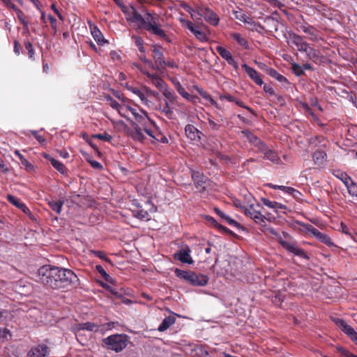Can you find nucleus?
I'll return each mask as SVG.
<instances>
[{
	"mask_svg": "<svg viewBox=\"0 0 357 357\" xmlns=\"http://www.w3.org/2000/svg\"><path fill=\"white\" fill-rule=\"evenodd\" d=\"M91 34L98 45H103L107 43L101 31L96 27L91 28Z\"/></svg>",
	"mask_w": 357,
	"mask_h": 357,
	"instance_id": "34",
	"label": "nucleus"
},
{
	"mask_svg": "<svg viewBox=\"0 0 357 357\" xmlns=\"http://www.w3.org/2000/svg\"><path fill=\"white\" fill-rule=\"evenodd\" d=\"M198 15L203 17L206 22L212 26H217L220 19L218 15L208 7L204 6H199L196 9Z\"/></svg>",
	"mask_w": 357,
	"mask_h": 357,
	"instance_id": "6",
	"label": "nucleus"
},
{
	"mask_svg": "<svg viewBox=\"0 0 357 357\" xmlns=\"http://www.w3.org/2000/svg\"><path fill=\"white\" fill-rule=\"evenodd\" d=\"M151 50L154 59V64H151L152 68L158 70H163L165 60L163 52H162V47L153 45L151 46Z\"/></svg>",
	"mask_w": 357,
	"mask_h": 357,
	"instance_id": "9",
	"label": "nucleus"
},
{
	"mask_svg": "<svg viewBox=\"0 0 357 357\" xmlns=\"http://www.w3.org/2000/svg\"><path fill=\"white\" fill-rule=\"evenodd\" d=\"M191 249L188 245H185L183 248L174 255V258L183 264H192L194 260L191 255Z\"/></svg>",
	"mask_w": 357,
	"mask_h": 357,
	"instance_id": "12",
	"label": "nucleus"
},
{
	"mask_svg": "<svg viewBox=\"0 0 357 357\" xmlns=\"http://www.w3.org/2000/svg\"><path fill=\"white\" fill-rule=\"evenodd\" d=\"M15 154L20 159L22 165L25 167L27 171H31L33 169V166L22 155L19 151H15Z\"/></svg>",
	"mask_w": 357,
	"mask_h": 357,
	"instance_id": "41",
	"label": "nucleus"
},
{
	"mask_svg": "<svg viewBox=\"0 0 357 357\" xmlns=\"http://www.w3.org/2000/svg\"><path fill=\"white\" fill-rule=\"evenodd\" d=\"M127 89H128V91H130V92H132L134 94H135L136 96H137L140 98L142 102L144 105H147L149 104V101L146 98V97L144 96V90H143V87L140 89H139L137 87H135V86H128Z\"/></svg>",
	"mask_w": 357,
	"mask_h": 357,
	"instance_id": "29",
	"label": "nucleus"
},
{
	"mask_svg": "<svg viewBox=\"0 0 357 357\" xmlns=\"http://www.w3.org/2000/svg\"><path fill=\"white\" fill-rule=\"evenodd\" d=\"M50 348L44 344L33 346L28 351L26 357H48Z\"/></svg>",
	"mask_w": 357,
	"mask_h": 357,
	"instance_id": "14",
	"label": "nucleus"
},
{
	"mask_svg": "<svg viewBox=\"0 0 357 357\" xmlns=\"http://www.w3.org/2000/svg\"><path fill=\"white\" fill-rule=\"evenodd\" d=\"M174 84L178 93L184 98L190 100V95L185 90L181 83L178 81H176Z\"/></svg>",
	"mask_w": 357,
	"mask_h": 357,
	"instance_id": "45",
	"label": "nucleus"
},
{
	"mask_svg": "<svg viewBox=\"0 0 357 357\" xmlns=\"http://www.w3.org/2000/svg\"><path fill=\"white\" fill-rule=\"evenodd\" d=\"M24 47H25L26 50L28 51V55H29V59L33 60L35 51L33 50L31 43L29 40L24 41Z\"/></svg>",
	"mask_w": 357,
	"mask_h": 357,
	"instance_id": "50",
	"label": "nucleus"
},
{
	"mask_svg": "<svg viewBox=\"0 0 357 357\" xmlns=\"http://www.w3.org/2000/svg\"><path fill=\"white\" fill-rule=\"evenodd\" d=\"M241 133L247 138V139L254 146L259 142L260 140L256 135L252 133L248 130H243L241 131Z\"/></svg>",
	"mask_w": 357,
	"mask_h": 357,
	"instance_id": "39",
	"label": "nucleus"
},
{
	"mask_svg": "<svg viewBox=\"0 0 357 357\" xmlns=\"http://www.w3.org/2000/svg\"><path fill=\"white\" fill-rule=\"evenodd\" d=\"M6 198L10 204L20 209L24 214L27 215L31 220L34 219L33 213L25 204L20 202L17 198L12 195H8Z\"/></svg>",
	"mask_w": 357,
	"mask_h": 357,
	"instance_id": "17",
	"label": "nucleus"
},
{
	"mask_svg": "<svg viewBox=\"0 0 357 357\" xmlns=\"http://www.w3.org/2000/svg\"><path fill=\"white\" fill-rule=\"evenodd\" d=\"M303 52H305L307 58L313 61L314 62H317V61L319 60V55L318 51L310 47L309 45L306 47V50L304 51Z\"/></svg>",
	"mask_w": 357,
	"mask_h": 357,
	"instance_id": "35",
	"label": "nucleus"
},
{
	"mask_svg": "<svg viewBox=\"0 0 357 357\" xmlns=\"http://www.w3.org/2000/svg\"><path fill=\"white\" fill-rule=\"evenodd\" d=\"M215 50L220 56L225 59L229 65L231 66L235 70H238V64L229 50L222 46H217Z\"/></svg>",
	"mask_w": 357,
	"mask_h": 357,
	"instance_id": "16",
	"label": "nucleus"
},
{
	"mask_svg": "<svg viewBox=\"0 0 357 357\" xmlns=\"http://www.w3.org/2000/svg\"><path fill=\"white\" fill-rule=\"evenodd\" d=\"M244 23L250 25L252 26V30H257V28L262 29V26L259 23H256L253 19L249 16L248 17L247 20L244 22Z\"/></svg>",
	"mask_w": 357,
	"mask_h": 357,
	"instance_id": "56",
	"label": "nucleus"
},
{
	"mask_svg": "<svg viewBox=\"0 0 357 357\" xmlns=\"http://www.w3.org/2000/svg\"><path fill=\"white\" fill-rule=\"evenodd\" d=\"M242 68L245 70L249 77L257 85L261 86L264 82L259 73L253 68L250 67L246 63L242 65Z\"/></svg>",
	"mask_w": 357,
	"mask_h": 357,
	"instance_id": "21",
	"label": "nucleus"
},
{
	"mask_svg": "<svg viewBox=\"0 0 357 357\" xmlns=\"http://www.w3.org/2000/svg\"><path fill=\"white\" fill-rule=\"evenodd\" d=\"M334 176L339 178L344 185H348V183L352 180L351 177L349 176L346 172H341L340 170L335 171L333 173Z\"/></svg>",
	"mask_w": 357,
	"mask_h": 357,
	"instance_id": "38",
	"label": "nucleus"
},
{
	"mask_svg": "<svg viewBox=\"0 0 357 357\" xmlns=\"http://www.w3.org/2000/svg\"><path fill=\"white\" fill-rule=\"evenodd\" d=\"M261 201L264 205L266 206L267 207H268L270 208L274 209V207L275 206V205H277L276 202L271 201L266 198H261Z\"/></svg>",
	"mask_w": 357,
	"mask_h": 357,
	"instance_id": "62",
	"label": "nucleus"
},
{
	"mask_svg": "<svg viewBox=\"0 0 357 357\" xmlns=\"http://www.w3.org/2000/svg\"><path fill=\"white\" fill-rule=\"evenodd\" d=\"M242 211L247 217L253 220L256 223L261 224L264 222L265 216L262 214L263 207L260 204L255 202L249 204L248 206H241Z\"/></svg>",
	"mask_w": 357,
	"mask_h": 357,
	"instance_id": "4",
	"label": "nucleus"
},
{
	"mask_svg": "<svg viewBox=\"0 0 357 357\" xmlns=\"http://www.w3.org/2000/svg\"><path fill=\"white\" fill-rule=\"evenodd\" d=\"M300 29L307 36V39L317 42L320 38V31L314 26L305 22L299 26Z\"/></svg>",
	"mask_w": 357,
	"mask_h": 357,
	"instance_id": "13",
	"label": "nucleus"
},
{
	"mask_svg": "<svg viewBox=\"0 0 357 357\" xmlns=\"http://www.w3.org/2000/svg\"><path fill=\"white\" fill-rule=\"evenodd\" d=\"M91 252L98 258L104 260L105 261L112 264L110 259H109L104 252L100 250H91Z\"/></svg>",
	"mask_w": 357,
	"mask_h": 357,
	"instance_id": "51",
	"label": "nucleus"
},
{
	"mask_svg": "<svg viewBox=\"0 0 357 357\" xmlns=\"http://www.w3.org/2000/svg\"><path fill=\"white\" fill-rule=\"evenodd\" d=\"M214 211L215 212V213L223 220H225L227 223H228L229 225H231V226H234V227H240V224L236 222V220H234V219H232L230 216L226 215L224 212H222L220 209H219L218 208H214Z\"/></svg>",
	"mask_w": 357,
	"mask_h": 357,
	"instance_id": "27",
	"label": "nucleus"
},
{
	"mask_svg": "<svg viewBox=\"0 0 357 357\" xmlns=\"http://www.w3.org/2000/svg\"><path fill=\"white\" fill-rule=\"evenodd\" d=\"M92 137L95 139H98L108 142H110L112 139V137L107 132L95 134Z\"/></svg>",
	"mask_w": 357,
	"mask_h": 357,
	"instance_id": "49",
	"label": "nucleus"
},
{
	"mask_svg": "<svg viewBox=\"0 0 357 357\" xmlns=\"http://www.w3.org/2000/svg\"><path fill=\"white\" fill-rule=\"evenodd\" d=\"M191 272L190 271H183L179 268H176L174 273L176 277H178L180 279H183L188 282H189Z\"/></svg>",
	"mask_w": 357,
	"mask_h": 357,
	"instance_id": "40",
	"label": "nucleus"
},
{
	"mask_svg": "<svg viewBox=\"0 0 357 357\" xmlns=\"http://www.w3.org/2000/svg\"><path fill=\"white\" fill-rule=\"evenodd\" d=\"M238 106L242 107V108H244V109H246L247 110H248L250 113H252V114L254 115H256L255 111L250 107L245 105L243 101H241V100L239 99H236V101L234 102Z\"/></svg>",
	"mask_w": 357,
	"mask_h": 357,
	"instance_id": "61",
	"label": "nucleus"
},
{
	"mask_svg": "<svg viewBox=\"0 0 357 357\" xmlns=\"http://www.w3.org/2000/svg\"><path fill=\"white\" fill-rule=\"evenodd\" d=\"M309 144L313 147H325L328 144V140L323 135H317L310 139Z\"/></svg>",
	"mask_w": 357,
	"mask_h": 357,
	"instance_id": "25",
	"label": "nucleus"
},
{
	"mask_svg": "<svg viewBox=\"0 0 357 357\" xmlns=\"http://www.w3.org/2000/svg\"><path fill=\"white\" fill-rule=\"evenodd\" d=\"M114 326V322H107L102 324H96L93 322L81 323L77 325L78 330L88 331L96 333H103L105 331H109Z\"/></svg>",
	"mask_w": 357,
	"mask_h": 357,
	"instance_id": "5",
	"label": "nucleus"
},
{
	"mask_svg": "<svg viewBox=\"0 0 357 357\" xmlns=\"http://www.w3.org/2000/svg\"><path fill=\"white\" fill-rule=\"evenodd\" d=\"M149 136L158 142H160L162 143H167L168 142V139L165 136H164L161 133L154 134L153 131L152 130H151V135H149Z\"/></svg>",
	"mask_w": 357,
	"mask_h": 357,
	"instance_id": "52",
	"label": "nucleus"
},
{
	"mask_svg": "<svg viewBox=\"0 0 357 357\" xmlns=\"http://www.w3.org/2000/svg\"><path fill=\"white\" fill-rule=\"evenodd\" d=\"M10 337V331L6 328H0V340H8Z\"/></svg>",
	"mask_w": 357,
	"mask_h": 357,
	"instance_id": "60",
	"label": "nucleus"
},
{
	"mask_svg": "<svg viewBox=\"0 0 357 357\" xmlns=\"http://www.w3.org/2000/svg\"><path fill=\"white\" fill-rule=\"evenodd\" d=\"M133 127V131L131 133V137L138 142H143L144 139V135L142 133V128L135 123H132Z\"/></svg>",
	"mask_w": 357,
	"mask_h": 357,
	"instance_id": "30",
	"label": "nucleus"
},
{
	"mask_svg": "<svg viewBox=\"0 0 357 357\" xmlns=\"http://www.w3.org/2000/svg\"><path fill=\"white\" fill-rule=\"evenodd\" d=\"M185 132L188 139L192 141H199L202 132L193 125L188 124L185 128Z\"/></svg>",
	"mask_w": 357,
	"mask_h": 357,
	"instance_id": "22",
	"label": "nucleus"
},
{
	"mask_svg": "<svg viewBox=\"0 0 357 357\" xmlns=\"http://www.w3.org/2000/svg\"><path fill=\"white\" fill-rule=\"evenodd\" d=\"M200 95L202 96L204 99L208 101L212 105L218 107V102L212 98V96L206 92H202Z\"/></svg>",
	"mask_w": 357,
	"mask_h": 357,
	"instance_id": "53",
	"label": "nucleus"
},
{
	"mask_svg": "<svg viewBox=\"0 0 357 357\" xmlns=\"http://www.w3.org/2000/svg\"><path fill=\"white\" fill-rule=\"evenodd\" d=\"M349 194L353 197H357V183L352 179L348 185H346Z\"/></svg>",
	"mask_w": 357,
	"mask_h": 357,
	"instance_id": "44",
	"label": "nucleus"
},
{
	"mask_svg": "<svg viewBox=\"0 0 357 357\" xmlns=\"http://www.w3.org/2000/svg\"><path fill=\"white\" fill-rule=\"evenodd\" d=\"M255 146L257 149V152L262 153H264L266 151H267V149H268L267 145L261 139L255 145Z\"/></svg>",
	"mask_w": 357,
	"mask_h": 357,
	"instance_id": "54",
	"label": "nucleus"
},
{
	"mask_svg": "<svg viewBox=\"0 0 357 357\" xmlns=\"http://www.w3.org/2000/svg\"><path fill=\"white\" fill-rule=\"evenodd\" d=\"M44 158L49 160L51 163V165L53 166V167L56 169L58 172H59L62 174H66L68 169L65 167V165L61 162L60 161L54 159L53 157L50 155L49 154L45 153Z\"/></svg>",
	"mask_w": 357,
	"mask_h": 357,
	"instance_id": "23",
	"label": "nucleus"
},
{
	"mask_svg": "<svg viewBox=\"0 0 357 357\" xmlns=\"http://www.w3.org/2000/svg\"><path fill=\"white\" fill-rule=\"evenodd\" d=\"M210 220L212 221V222L214 224V225L220 231L222 232H225L226 234H229L230 235L234 236L235 234L230 230L229 229L227 228L226 227L219 224L213 218H211Z\"/></svg>",
	"mask_w": 357,
	"mask_h": 357,
	"instance_id": "47",
	"label": "nucleus"
},
{
	"mask_svg": "<svg viewBox=\"0 0 357 357\" xmlns=\"http://www.w3.org/2000/svg\"><path fill=\"white\" fill-rule=\"evenodd\" d=\"M31 132L40 144H43L45 142V138L39 135L38 131L31 130Z\"/></svg>",
	"mask_w": 357,
	"mask_h": 357,
	"instance_id": "63",
	"label": "nucleus"
},
{
	"mask_svg": "<svg viewBox=\"0 0 357 357\" xmlns=\"http://www.w3.org/2000/svg\"><path fill=\"white\" fill-rule=\"evenodd\" d=\"M264 158L274 163H279L280 161V158L278 157V154L273 150L268 149L267 151H266L264 153Z\"/></svg>",
	"mask_w": 357,
	"mask_h": 357,
	"instance_id": "37",
	"label": "nucleus"
},
{
	"mask_svg": "<svg viewBox=\"0 0 357 357\" xmlns=\"http://www.w3.org/2000/svg\"><path fill=\"white\" fill-rule=\"evenodd\" d=\"M291 68L294 74L297 76H301L304 74V70H303V68L297 63H294L292 65Z\"/></svg>",
	"mask_w": 357,
	"mask_h": 357,
	"instance_id": "57",
	"label": "nucleus"
},
{
	"mask_svg": "<svg viewBox=\"0 0 357 357\" xmlns=\"http://www.w3.org/2000/svg\"><path fill=\"white\" fill-rule=\"evenodd\" d=\"M160 91L162 93V95L171 102H174L176 99V96L175 93L167 89V85L164 86L162 90H160Z\"/></svg>",
	"mask_w": 357,
	"mask_h": 357,
	"instance_id": "42",
	"label": "nucleus"
},
{
	"mask_svg": "<svg viewBox=\"0 0 357 357\" xmlns=\"http://www.w3.org/2000/svg\"><path fill=\"white\" fill-rule=\"evenodd\" d=\"M230 37L234 40L240 46L243 47L245 50L249 49V43L245 38H244L241 33L232 32L230 33Z\"/></svg>",
	"mask_w": 357,
	"mask_h": 357,
	"instance_id": "28",
	"label": "nucleus"
},
{
	"mask_svg": "<svg viewBox=\"0 0 357 357\" xmlns=\"http://www.w3.org/2000/svg\"><path fill=\"white\" fill-rule=\"evenodd\" d=\"M287 43L295 45L297 50L301 52L305 51L306 47L308 45V43L304 40L303 36L298 35L293 31H289L288 33Z\"/></svg>",
	"mask_w": 357,
	"mask_h": 357,
	"instance_id": "11",
	"label": "nucleus"
},
{
	"mask_svg": "<svg viewBox=\"0 0 357 357\" xmlns=\"http://www.w3.org/2000/svg\"><path fill=\"white\" fill-rule=\"evenodd\" d=\"M307 231L313 235L317 240L328 247H336L335 243L332 241L331 238L324 233L321 232L317 228L310 224L301 225Z\"/></svg>",
	"mask_w": 357,
	"mask_h": 357,
	"instance_id": "7",
	"label": "nucleus"
},
{
	"mask_svg": "<svg viewBox=\"0 0 357 357\" xmlns=\"http://www.w3.org/2000/svg\"><path fill=\"white\" fill-rule=\"evenodd\" d=\"M269 186L275 190H280L286 193H288L289 195H291L294 197H297L298 195H301L300 192L297 190L288 186L284 185H273V184H269Z\"/></svg>",
	"mask_w": 357,
	"mask_h": 357,
	"instance_id": "31",
	"label": "nucleus"
},
{
	"mask_svg": "<svg viewBox=\"0 0 357 357\" xmlns=\"http://www.w3.org/2000/svg\"><path fill=\"white\" fill-rule=\"evenodd\" d=\"M135 121L143 127V130L149 135H151V126L156 127L155 123L152 121L147 115V113L140 109V112H138L134 116Z\"/></svg>",
	"mask_w": 357,
	"mask_h": 357,
	"instance_id": "8",
	"label": "nucleus"
},
{
	"mask_svg": "<svg viewBox=\"0 0 357 357\" xmlns=\"http://www.w3.org/2000/svg\"><path fill=\"white\" fill-rule=\"evenodd\" d=\"M208 282V278L207 275L192 271L188 283L193 286H204Z\"/></svg>",
	"mask_w": 357,
	"mask_h": 357,
	"instance_id": "20",
	"label": "nucleus"
},
{
	"mask_svg": "<svg viewBox=\"0 0 357 357\" xmlns=\"http://www.w3.org/2000/svg\"><path fill=\"white\" fill-rule=\"evenodd\" d=\"M47 19L49 21V22L51 24L52 29L54 31V34L55 35L56 33V20L54 17H53L51 15H48L47 16Z\"/></svg>",
	"mask_w": 357,
	"mask_h": 357,
	"instance_id": "58",
	"label": "nucleus"
},
{
	"mask_svg": "<svg viewBox=\"0 0 357 357\" xmlns=\"http://www.w3.org/2000/svg\"><path fill=\"white\" fill-rule=\"evenodd\" d=\"M63 205V201L62 200H50L48 201V206L50 208L56 212L57 214H60L62 206Z\"/></svg>",
	"mask_w": 357,
	"mask_h": 357,
	"instance_id": "36",
	"label": "nucleus"
},
{
	"mask_svg": "<svg viewBox=\"0 0 357 357\" xmlns=\"http://www.w3.org/2000/svg\"><path fill=\"white\" fill-rule=\"evenodd\" d=\"M275 305H280L283 301V297L280 294H276L272 300Z\"/></svg>",
	"mask_w": 357,
	"mask_h": 357,
	"instance_id": "64",
	"label": "nucleus"
},
{
	"mask_svg": "<svg viewBox=\"0 0 357 357\" xmlns=\"http://www.w3.org/2000/svg\"><path fill=\"white\" fill-rule=\"evenodd\" d=\"M38 276L39 282L53 289L76 287L79 282L73 271L51 265L41 266L38 271Z\"/></svg>",
	"mask_w": 357,
	"mask_h": 357,
	"instance_id": "1",
	"label": "nucleus"
},
{
	"mask_svg": "<svg viewBox=\"0 0 357 357\" xmlns=\"http://www.w3.org/2000/svg\"><path fill=\"white\" fill-rule=\"evenodd\" d=\"M279 243L287 251L298 256L301 258L309 259L308 256L305 254V251L298 248L295 243H291L280 238Z\"/></svg>",
	"mask_w": 357,
	"mask_h": 357,
	"instance_id": "15",
	"label": "nucleus"
},
{
	"mask_svg": "<svg viewBox=\"0 0 357 357\" xmlns=\"http://www.w3.org/2000/svg\"><path fill=\"white\" fill-rule=\"evenodd\" d=\"M128 337L125 334H114L102 339L103 346L108 350L116 353L121 351L128 345Z\"/></svg>",
	"mask_w": 357,
	"mask_h": 357,
	"instance_id": "3",
	"label": "nucleus"
},
{
	"mask_svg": "<svg viewBox=\"0 0 357 357\" xmlns=\"http://www.w3.org/2000/svg\"><path fill=\"white\" fill-rule=\"evenodd\" d=\"M333 321L357 345V332L342 319L334 318Z\"/></svg>",
	"mask_w": 357,
	"mask_h": 357,
	"instance_id": "10",
	"label": "nucleus"
},
{
	"mask_svg": "<svg viewBox=\"0 0 357 357\" xmlns=\"http://www.w3.org/2000/svg\"><path fill=\"white\" fill-rule=\"evenodd\" d=\"M133 215L138 219L140 220H149V214L146 211L143 209H137L133 211Z\"/></svg>",
	"mask_w": 357,
	"mask_h": 357,
	"instance_id": "46",
	"label": "nucleus"
},
{
	"mask_svg": "<svg viewBox=\"0 0 357 357\" xmlns=\"http://www.w3.org/2000/svg\"><path fill=\"white\" fill-rule=\"evenodd\" d=\"M162 112L169 119H172L174 116V112L169 107V102L165 101V104L162 109Z\"/></svg>",
	"mask_w": 357,
	"mask_h": 357,
	"instance_id": "48",
	"label": "nucleus"
},
{
	"mask_svg": "<svg viewBox=\"0 0 357 357\" xmlns=\"http://www.w3.org/2000/svg\"><path fill=\"white\" fill-rule=\"evenodd\" d=\"M326 153L324 151L321 149H317L316 151L314 152L312 154V159L316 165H321L324 163L326 161Z\"/></svg>",
	"mask_w": 357,
	"mask_h": 357,
	"instance_id": "32",
	"label": "nucleus"
},
{
	"mask_svg": "<svg viewBox=\"0 0 357 357\" xmlns=\"http://www.w3.org/2000/svg\"><path fill=\"white\" fill-rule=\"evenodd\" d=\"M264 71L267 75L271 76V77L275 79L278 82L281 83H288L287 79L284 77L282 75L280 74L276 70L272 68H268L266 66V68H264Z\"/></svg>",
	"mask_w": 357,
	"mask_h": 357,
	"instance_id": "26",
	"label": "nucleus"
},
{
	"mask_svg": "<svg viewBox=\"0 0 357 357\" xmlns=\"http://www.w3.org/2000/svg\"><path fill=\"white\" fill-rule=\"evenodd\" d=\"M186 26L199 41L207 42L208 40L206 33L202 31L199 26L194 24L191 22H188Z\"/></svg>",
	"mask_w": 357,
	"mask_h": 357,
	"instance_id": "18",
	"label": "nucleus"
},
{
	"mask_svg": "<svg viewBox=\"0 0 357 357\" xmlns=\"http://www.w3.org/2000/svg\"><path fill=\"white\" fill-rule=\"evenodd\" d=\"M105 98L107 101L109 102V104L111 107L118 111L119 114L122 117L126 118V115L124 112L125 107L123 105H121L119 102L114 100L109 95L105 96Z\"/></svg>",
	"mask_w": 357,
	"mask_h": 357,
	"instance_id": "24",
	"label": "nucleus"
},
{
	"mask_svg": "<svg viewBox=\"0 0 357 357\" xmlns=\"http://www.w3.org/2000/svg\"><path fill=\"white\" fill-rule=\"evenodd\" d=\"M142 73L146 75L150 82L153 86L158 88L160 91L162 90L164 86L166 85L163 79L160 77L158 75L154 73H150L147 70L141 69Z\"/></svg>",
	"mask_w": 357,
	"mask_h": 357,
	"instance_id": "19",
	"label": "nucleus"
},
{
	"mask_svg": "<svg viewBox=\"0 0 357 357\" xmlns=\"http://www.w3.org/2000/svg\"><path fill=\"white\" fill-rule=\"evenodd\" d=\"M96 270L100 274L101 277L107 282L112 283L113 282L112 278L107 273L101 265H97Z\"/></svg>",
	"mask_w": 357,
	"mask_h": 357,
	"instance_id": "43",
	"label": "nucleus"
},
{
	"mask_svg": "<svg viewBox=\"0 0 357 357\" xmlns=\"http://www.w3.org/2000/svg\"><path fill=\"white\" fill-rule=\"evenodd\" d=\"M122 11L126 16V20L133 23L137 29H144L150 33L167 40L168 37L165 31L161 29L160 18L157 15L149 13L143 17L132 6H124Z\"/></svg>",
	"mask_w": 357,
	"mask_h": 357,
	"instance_id": "2",
	"label": "nucleus"
},
{
	"mask_svg": "<svg viewBox=\"0 0 357 357\" xmlns=\"http://www.w3.org/2000/svg\"><path fill=\"white\" fill-rule=\"evenodd\" d=\"M15 11H17L19 13L18 14V19L21 24L23 25L24 28L26 29H28V22L25 20L22 12L17 8V10H15Z\"/></svg>",
	"mask_w": 357,
	"mask_h": 357,
	"instance_id": "59",
	"label": "nucleus"
},
{
	"mask_svg": "<svg viewBox=\"0 0 357 357\" xmlns=\"http://www.w3.org/2000/svg\"><path fill=\"white\" fill-rule=\"evenodd\" d=\"M337 350L341 354L342 357H357V356L353 354L349 351L343 347H337Z\"/></svg>",
	"mask_w": 357,
	"mask_h": 357,
	"instance_id": "55",
	"label": "nucleus"
},
{
	"mask_svg": "<svg viewBox=\"0 0 357 357\" xmlns=\"http://www.w3.org/2000/svg\"><path fill=\"white\" fill-rule=\"evenodd\" d=\"M176 321V318L174 316L166 317L160 324L158 330L160 332H163L168 329Z\"/></svg>",
	"mask_w": 357,
	"mask_h": 357,
	"instance_id": "33",
	"label": "nucleus"
}]
</instances>
